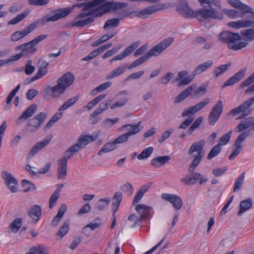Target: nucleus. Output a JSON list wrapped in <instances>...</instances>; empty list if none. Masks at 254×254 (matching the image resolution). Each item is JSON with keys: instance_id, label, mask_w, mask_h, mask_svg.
Returning a JSON list of instances; mask_svg holds the SVG:
<instances>
[{"instance_id": "f257e3e1", "label": "nucleus", "mask_w": 254, "mask_h": 254, "mask_svg": "<svg viewBox=\"0 0 254 254\" xmlns=\"http://www.w3.org/2000/svg\"><path fill=\"white\" fill-rule=\"evenodd\" d=\"M105 0H93L86 2L74 4L70 7L59 8L52 10L50 15H47L42 19L44 23L55 22L64 18L68 15L75 7L81 8V12L76 16V19L81 18L87 15H93L95 17L101 16L106 13L121 9L127 6L125 2H115Z\"/></svg>"}, {"instance_id": "f03ea898", "label": "nucleus", "mask_w": 254, "mask_h": 254, "mask_svg": "<svg viewBox=\"0 0 254 254\" xmlns=\"http://www.w3.org/2000/svg\"><path fill=\"white\" fill-rule=\"evenodd\" d=\"M205 145V141L203 139L193 142L188 151V154L192 155L193 160L190 164L188 171L191 172L182 178L181 182L187 186H193L197 181L199 184L202 185L208 181V179L197 172H193L195 168L199 165L204 155L203 149Z\"/></svg>"}, {"instance_id": "7ed1b4c3", "label": "nucleus", "mask_w": 254, "mask_h": 254, "mask_svg": "<svg viewBox=\"0 0 254 254\" xmlns=\"http://www.w3.org/2000/svg\"><path fill=\"white\" fill-rule=\"evenodd\" d=\"M177 9L178 12L183 16L187 18L195 17L199 22L209 19L221 20L223 18L222 13L215 8H202L193 11L185 0L179 2Z\"/></svg>"}, {"instance_id": "20e7f679", "label": "nucleus", "mask_w": 254, "mask_h": 254, "mask_svg": "<svg viewBox=\"0 0 254 254\" xmlns=\"http://www.w3.org/2000/svg\"><path fill=\"white\" fill-rule=\"evenodd\" d=\"M241 39V36L238 33H232L228 31H224L219 35L220 41L227 43L230 49L237 51L245 48L248 45L246 42H236Z\"/></svg>"}, {"instance_id": "39448f33", "label": "nucleus", "mask_w": 254, "mask_h": 254, "mask_svg": "<svg viewBox=\"0 0 254 254\" xmlns=\"http://www.w3.org/2000/svg\"><path fill=\"white\" fill-rule=\"evenodd\" d=\"M99 135L98 134H93L91 135L81 134L77 139V142L67 149L68 157L73 156L77 153L81 148L85 147L89 143L96 140Z\"/></svg>"}, {"instance_id": "423d86ee", "label": "nucleus", "mask_w": 254, "mask_h": 254, "mask_svg": "<svg viewBox=\"0 0 254 254\" xmlns=\"http://www.w3.org/2000/svg\"><path fill=\"white\" fill-rule=\"evenodd\" d=\"M47 37V35L46 34L39 35L32 41L16 47L15 50L17 51H21V52L23 56H31L37 51L36 48L34 47V46Z\"/></svg>"}, {"instance_id": "0eeeda50", "label": "nucleus", "mask_w": 254, "mask_h": 254, "mask_svg": "<svg viewBox=\"0 0 254 254\" xmlns=\"http://www.w3.org/2000/svg\"><path fill=\"white\" fill-rule=\"evenodd\" d=\"M254 103V97H252L248 100L245 101L240 106L235 108L229 112V115L234 117L239 114L240 116L237 119H242L249 115L253 111L251 108Z\"/></svg>"}, {"instance_id": "6e6552de", "label": "nucleus", "mask_w": 254, "mask_h": 254, "mask_svg": "<svg viewBox=\"0 0 254 254\" xmlns=\"http://www.w3.org/2000/svg\"><path fill=\"white\" fill-rule=\"evenodd\" d=\"M174 41V38L168 37L159 43L154 46L149 50L146 55L150 58L151 57H157L163 51L169 47Z\"/></svg>"}, {"instance_id": "1a4fd4ad", "label": "nucleus", "mask_w": 254, "mask_h": 254, "mask_svg": "<svg viewBox=\"0 0 254 254\" xmlns=\"http://www.w3.org/2000/svg\"><path fill=\"white\" fill-rule=\"evenodd\" d=\"M67 149L64 156L57 161V177L59 180H64L67 176V160L72 156L68 157Z\"/></svg>"}, {"instance_id": "9d476101", "label": "nucleus", "mask_w": 254, "mask_h": 254, "mask_svg": "<svg viewBox=\"0 0 254 254\" xmlns=\"http://www.w3.org/2000/svg\"><path fill=\"white\" fill-rule=\"evenodd\" d=\"M223 109L222 101H218L212 108L208 115V123L213 126L219 119Z\"/></svg>"}, {"instance_id": "9b49d317", "label": "nucleus", "mask_w": 254, "mask_h": 254, "mask_svg": "<svg viewBox=\"0 0 254 254\" xmlns=\"http://www.w3.org/2000/svg\"><path fill=\"white\" fill-rule=\"evenodd\" d=\"M169 7L167 3H157L145 7L138 12L137 15L141 17L146 18L156 12L167 9Z\"/></svg>"}, {"instance_id": "f8f14e48", "label": "nucleus", "mask_w": 254, "mask_h": 254, "mask_svg": "<svg viewBox=\"0 0 254 254\" xmlns=\"http://www.w3.org/2000/svg\"><path fill=\"white\" fill-rule=\"evenodd\" d=\"M252 16L249 19H241L237 21H231L227 23V25L230 27L239 29L249 28L254 26V12L251 13Z\"/></svg>"}, {"instance_id": "ddd939ff", "label": "nucleus", "mask_w": 254, "mask_h": 254, "mask_svg": "<svg viewBox=\"0 0 254 254\" xmlns=\"http://www.w3.org/2000/svg\"><path fill=\"white\" fill-rule=\"evenodd\" d=\"M1 177L4 180L5 184L7 186L10 191L13 193L18 191L17 180L9 173L4 171L1 172Z\"/></svg>"}, {"instance_id": "4468645a", "label": "nucleus", "mask_w": 254, "mask_h": 254, "mask_svg": "<svg viewBox=\"0 0 254 254\" xmlns=\"http://www.w3.org/2000/svg\"><path fill=\"white\" fill-rule=\"evenodd\" d=\"M161 198L170 202L176 210H180L183 206V201L181 198L177 195L164 193L162 194Z\"/></svg>"}, {"instance_id": "2eb2a0df", "label": "nucleus", "mask_w": 254, "mask_h": 254, "mask_svg": "<svg viewBox=\"0 0 254 254\" xmlns=\"http://www.w3.org/2000/svg\"><path fill=\"white\" fill-rule=\"evenodd\" d=\"M210 102V100L209 98H206L201 102L197 103V104L186 109L182 113V116L183 117H186L190 115H192L197 113V112L203 109L205 106L208 104Z\"/></svg>"}, {"instance_id": "dca6fc26", "label": "nucleus", "mask_w": 254, "mask_h": 254, "mask_svg": "<svg viewBox=\"0 0 254 254\" xmlns=\"http://www.w3.org/2000/svg\"><path fill=\"white\" fill-rule=\"evenodd\" d=\"M37 26V23L34 22L30 24L23 30L15 32L11 35V40L14 42L18 41L33 31Z\"/></svg>"}, {"instance_id": "f3484780", "label": "nucleus", "mask_w": 254, "mask_h": 254, "mask_svg": "<svg viewBox=\"0 0 254 254\" xmlns=\"http://www.w3.org/2000/svg\"><path fill=\"white\" fill-rule=\"evenodd\" d=\"M57 84L53 86H48L46 87L44 91L46 95H50L53 98H58L61 95L64 94L65 90L63 88L61 84L57 82Z\"/></svg>"}, {"instance_id": "a211bd4d", "label": "nucleus", "mask_w": 254, "mask_h": 254, "mask_svg": "<svg viewBox=\"0 0 254 254\" xmlns=\"http://www.w3.org/2000/svg\"><path fill=\"white\" fill-rule=\"evenodd\" d=\"M250 128L249 130L254 131V118L248 117L242 121L236 127L235 131L242 132Z\"/></svg>"}, {"instance_id": "6ab92c4d", "label": "nucleus", "mask_w": 254, "mask_h": 254, "mask_svg": "<svg viewBox=\"0 0 254 254\" xmlns=\"http://www.w3.org/2000/svg\"><path fill=\"white\" fill-rule=\"evenodd\" d=\"M247 68H244L240 70L239 72L236 73L232 77L230 78L222 86V88H224L228 86H231L237 82L242 80L246 75Z\"/></svg>"}, {"instance_id": "aec40b11", "label": "nucleus", "mask_w": 254, "mask_h": 254, "mask_svg": "<svg viewBox=\"0 0 254 254\" xmlns=\"http://www.w3.org/2000/svg\"><path fill=\"white\" fill-rule=\"evenodd\" d=\"M52 137V135H51L46 137L43 141L36 143L31 148L28 156L29 157L33 156L35 154L39 152L50 142Z\"/></svg>"}, {"instance_id": "412c9836", "label": "nucleus", "mask_w": 254, "mask_h": 254, "mask_svg": "<svg viewBox=\"0 0 254 254\" xmlns=\"http://www.w3.org/2000/svg\"><path fill=\"white\" fill-rule=\"evenodd\" d=\"M74 76L70 72H66L63 74L57 81L65 90L71 85L74 80Z\"/></svg>"}, {"instance_id": "4be33fe9", "label": "nucleus", "mask_w": 254, "mask_h": 254, "mask_svg": "<svg viewBox=\"0 0 254 254\" xmlns=\"http://www.w3.org/2000/svg\"><path fill=\"white\" fill-rule=\"evenodd\" d=\"M135 209L140 215L137 219L139 222H141L142 219L147 217L149 215L151 207L145 204H140L136 205Z\"/></svg>"}, {"instance_id": "5701e85b", "label": "nucleus", "mask_w": 254, "mask_h": 254, "mask_svg": "<svg viewBox=\"0 0 254 254\" xmlns=\"http://www.w3.org/2000/svg\"><path fill=\"white\" fill-rule=\"evenodd\" d=\"M233 7L239 8L244 13H253V9L249 6L241 2L239 0H226Z\"/></svg>"}, {"instance_id": "b1692460", "label": "nucleus", "mask_w": 254, "mask_h": 254, "mask_svg": "<svg viewBox=\"0 0 254 254\" xmlns=\"http://www.w3.org/2000/svg\"><path fill=\"white\" fill-rule=\"evenodd\" d=\"M37 110V105L35 104H33L29 106L24 111L22 115L18 118L19 121H25L27 119L32 117L33 115L36 112Z\"/></svg>"}, {"instance_id": "393cba45", "label": "nucleus", "mask_w": 254, "mask_h": 254, "mask_svg": "<svg viewBox=\"0 0 254 254\" xmlns=\"http://www.w3.org/2000/svg\"><path fill=\"white\" fill-rule=\"evenodd\" d=\"M42 213V208L38 205H34L28 211L29 216L35 222H37L40 219Z\"/></svg>"}, {"instance_id": "a878e982", "label": "nucleus", "mask_w": 254, "mask_h": 254, "mask_svg": "<svg viewBox=\"0 0 254 254\" xmlns=\"http://www.w3.org/2000/svg\"><path fill=\"white\" fill-rule=\"evenodd\" d=\"M195 87V85L194 84H192L189 87H187L185 90L181 92L175 98L174 102L175 103H179L183 101L192 93V90L194 89Z\"/></svg>"}, {"instance_id": "bb28decb", "label": "nucleus", "mask_w": 254, "mask_h": 254, "mask_svg": "<svg viewBox=\"0 0 254 254\" xmlns=\"http://www.w3.org/2000/svg\"><path fill=\"white\" fill-rule=\"evenodd\" d=\"M171 159L169 155L155 157L151 161V165L155 167H159L168 163Z\"/></svg>"}, {"instance_id": "cd10ccee", "label": "nucleus", "mask_w": 254, "mask_h": 254, "mask_svg": "<svg viewBox=\"0 0 254 254\" xmlns=\"http://www.w3.org/2000/svg\"><path fill=\"white\" fill-rule=\"evenodd\" d=\"M101 225V220L99 218H97L91 221L89 224L84 226L82 229V232L83 234H86L89 228L90 229L91 231H94L99 228Z\"/></svg>"}, {"instance_id": "c85d7f7f", "label": "nucleus", "mask_w": 254, "mask_h": 254, "mask_svg": "<svg viewBox=\"0 0 254 254\" xmlns=\"http://www.w3.org/2000/svg\"><path fill=\"white\" fill-rule=\"evenodd\" d=\"M253 200L251 198H248L242 200L240 204V210L238 212V215L241 216L245 211L249 210L253 205Z\"/></svg>"}, {"instance_id": "c756f323", "label": "nucleus", "mask_w": 254, "mask_h": 254, "mask_svg": "<svg viewBox=\"0 0 254 254\" xmlns=\"http://www.w3.org/2000/svg\"><path fill=\"white\" fill-rule=\"evenodd\" d=\"M38 63L40 64L41 65L38 69V72L34 75L35 78L37 79L41 78L48 72L47 67L49 65L48 63L43 60H40Z\"/></svg>"}, {"instance_id": "7c9ffc66", "label": "nucleus", "mask_w": 254, "mask_h": 254, "mask_svg": "<svg viewBox=\"0 0 254 254\" xmlns=\"http://www.w3.org/2000/svg\"><path fill=\"white\" fill-rule=\"evenodd\" d=\"M67 207L65 204H63L59 208L56 216L53 218L52 224L53 226L56 227L60 221L63 217L64 213L66 211Z\"/></svg>"}, {"instance_id": "2f4dec72", "label": "nucleus", "mask_w": 254, "mask_h": 254, "mask_svg": "<svg viewBox=\"0 0 254 254\" xmlns=\"http://www.w3.org/2000/svg\"><path fill=\"white\" fill-rule=\"evenodd\" d=\"M212 63L213 62L211 60H208L205 63L199 64L193 71L194 75L196 76L202 73L209 68L212 65Z\"/></svg>"}, {"instance_id": "473e14b6", "label": "nucleus", "mask_w": 254, "mask_h": 254, "mask_svg": "<svg viewBox=\"0 0 254 254\" xmlns=\"http://www.w3.org/2000/svg\"><path fill=\"white\" fill-rule=\"evenodd\" d=\"M22 225V219L17 218L14 219L8 226V232L16 233Z\"/></svg>"}, {"instance_id": "72a5a7b5", "label": "nucleus", "mask_w": 254, "mask_h": 254, "mask_svg": "<svg viewBox=\"0 0 254 254\" xmlns=\"http://www.w3.org/2000/svg\"><path fill=\"white\" fill-rule=\"evenodd\" d=\"M126 66L124 65H121L118 66L117 68L111 71L106 77L107 79H111L114 78L123 73L125 71Z\"/></svg>"}, {"instance_id": "f704fd0d", "label": "nucleus", "mask_w": 254, "mask_h": 254, "mask_svg": "<svg viewBox=\"0 0 254 254\" xmlns=\"http://www.w3.org/2000/svg\"><path fill=\"white\" fill-rule=\"evenodd\" d=\"M141 122H139L137 124H127L123 126V127L127 128L128 127H131V129L127 132L128 136L130 137L131 135H134L139 132L142 128L140 127Z\"/></svg>"}, {"instance_id": "c9c22d12", "label": "nucleus", "mask_w": 254, "mask_h": 254, "mask_svg": "<svg viewBox=\"0 0 254 254\" xmlns=\"http://www.w3.org/2000/svg\"><path fill=\"white\" fill-rule=\"evenodd\" d=\"M118 147L117 145L115 143L114 141L113 142H109L105 144L102 148L99 150L98 153L99 155H101L103 153L109 152L112 151Z\"/></svg>"}, {"instance_id": "e433bc0d", "label": "nucleus", "mask_w": 254, "mask_h": 254, "mask_svg": "<svg viewBox=\"0 0 254 254\" xmlns=\"http://www.w3.org/2000/svg\"><path fill=\"white\" fill-rule=\"evenodd\" d=\"M30 13L29 10H25L22 13L16 15L14 18L11 19L8 22V25H15L20 21H22L26 17H27Z\"/></svg>"}, {"instance_id": "4c0bfd02", "label": "nucleus", "mask_w": 254, "mask_h": 254, "mask_svg": "<svg viewBox=\"0 0 254 254\" xmlns=\"http://www.w3.org/2000/svg\"><path fill=\"white\" fill-rule=\"evenodd\" d=\"M79 96H76L65 102L59 109V111H64L73 105L79 99Z\"/></svg>"}, {"instance_id": "58836bf2", "label": "nucleus", "mask_w": 254, "mask_h": 254, "mask_svg": "<svg viewBox=\"0 0 254 254\" xmlns=\"http://www.w3.org/2000/svg\"><path fill=\"white\" fill-rule=\"evenodd\" d=\"M245 177V172H244L236 179L233 188V192H236L241 190L244 183Z\"/></svg>"}, {"instance_id": "ea45409f", "label": "nucleus", "mask_w": 254, "mask_h": 254, "mask_svg": "<svg viewBox=\"0 0 254 254\" xmlns=\"http://www.w3.org/2000/svg\"><path fill=\"white\" fill-rule=\"evenodd\" d=\"M122 199V194L120 192L115 193L113 197L114 201L112 203V209L115 213L118 210V207Z\"/></svg>"}, {"instance_id": "a19ab883", "label": "nucleus", "mask_w": 254, "mask_h": 254, "mask_svg": "<svg viewBox=\"0 0 254 254\" xmlns=\"http://www.w3.org/2000/svg\"><path fill=\"white\" fill-rule=\"evenodd\" d=\"M120 19L114 18L108 20L105 23L103 28L105 30L117 27L119 24Z\"/></svg>"}, {"instance_id": "79ce46f5", "label": "nucleus", "mask_w": 254, "mask_h": 254, "mask_svg": "<svg viewBox=\"0 0 254 254\" xmlns=\"http://www.w3.org/2000/svg\"><path fill=\"white\" fill-rule=\"evenodd\" d=\"M149 58L146 54L144 56L141 57L139 58L136 59L132 63L130 64L128 66L127 68L128 69H131L134 67L138 66L145 62Z\"/></svg>"}, {"instance_id": "37998d69", "label": "nucleus", "mask_w": 254, "mask_h": 254, "mask_svg": "<svg viewBox=\"0 0 254 254\" xmlns=\"http://www.w3.org/2000/svg\"><path fill=\"white\" fill-rule=\"evenodd\" d=\"M69 223L68 221H65L57 232V235L61 239L64 237L69 230Z\"/></svg>"}, {"instance_id": "c03bdc74", "label": "nucleus", "mask_w": 254, "mask_h": 254, "mask_svg": "<svg viewBox=\"0 0 254 254\" xmlns=\"http://www.w3.org/2000/svg\"><path fill=\"white\" fill-rule=\"evenodd\" d=\"M119 121V118L106 119L102 123V127L105 128H110L114 126Z\"/></svg>"}, {"instance_id": "a18cd8bd", "label": "nucleus", "mask_w": 254, "mask_h": 254, "mask_svg": "<svg viewBox=\"0 0 254 254\" xmlns=\"http://www.w3.org/2000/svg\"><path fill=\"white\" fill-rule=\"evenodd\" d=\"M94 20L93 17H88L84 19H81L72 23V26L77 27H82L93 22Z\"/></svg>"}, {"instance_id": "49530a36", "label": "nucleus", "mask_w": 254, "mask_h": 254, "mask_svg": "<svg viewBox=\"0 0 254 254\" xmlns=\"http://www.w3.org/2000/svg\"><path fill=\"white\" fill-rule=\"evenodd\" d=\"M231 65V64L230 63H227V64L220 65L216 67L213 71L215 76L218 77L224 73Z\"/></svg>"}, {"instance_id": "de8ad7c7", "label": "nucleus", "mask_w": 254, "mask_h": 254, "mask_svg": "<svg viewBox=\"0 0 254 254\" xmlns=\"http://www.w3.org/2000/svg\"><path fill=\"white\" fill-rule=\"evenodd\" d=\"M153 148L152 147H148L143 150L137 156L139 160L145 159L148 158L152 153Z\"/></svg>"}, {"instance_id": "09e8293b", "label": "nucleus", "mask_w": 254, "mask_h": 254, "mask_svg": "<svg viewBox=\"0 0 254 254\" xmlns=\"http://www.w3.org/2000/svg\"><path fill=\"white\" fill-rule=\"evenodd\" d=\"M221 147L219 145H215L210 151L207 156L208 160H211L213 158L218 155L221 151Z\"/></svg>"}, {"instance_id": "8fccbe9b", "label": "nucleus", "mask_w": 254, "mask_h": 254, "mask_svg": "<svg viewBox=\"0 0 254 254\" xmlns=\"http://www.w3.org/2000/svg\"><path fill=\"white\" fill-rule=\"evenodd\" d=\"M41 127V125L35 117L29 121L27 125V127L30 128L32 131H35L38 130Z\"/></svg>"}, {"instance_id": "3c124183", "label": "nucleus", "mask_w": 254, "mask_h": 254, "mask_svg": "<svg viewBox=\"0 0 254 254\" xmlns=\"http://www.w3.org/2000/svg\"><path fill=\"white\" fill-rule=\"evenodd\" d=\"M62 116V113H56L46 124L45 126V128H50L53 125L56 123Z\"/></svg>"}, {"instance_id": "603ef678", "label": "nucleus", "mask_w": 254, "mask_h": 254, "mask_svg": "<svg viewBox=\"0 0 254 254\" xmlns=\"http://www.w3.org/2000/svg\"><path fill=\"white\" fill-rule=\"evenodd\" d=\"M232 130H231L227 133L223 135L218 140V143L217 145H219V146L221 147L222 145H225L227 144L230 141L231 133Z\"/></svg>"}, {"instance_id": "864d4df0", "label": "nucleus", "mask_w": 254, "mask_h": 254, "mask_svg": "<svg viewBox=\"0 0 254 254\" xmlns=\"http://www.w3.org/2000/svg\"><path fill=\"white\" fill-rule=\"evenodd\" d=\"M110 201V199L108 197L100 199L97 203V207L98 210H104L107 207Z\"/></svg>"}, {"instance_id": "5fc2aeb1", "label": "nucleus", "mask_w": 254, "mask_h": 254, "mask_svg": "<svg viewBox=\"0 0 254 254\" xmlns=\"http://www.w3.org/2000/svg\"><path fill=\"white\" fill-rule=\"evenodd\" d=\"M241 34L249 41L254 40V28H250L243 30L241 32Z\"/></svg>"}, {"instance_id": "6e6d98bb", "label": "nucleus", "mask_w": 254, "mask_h": 254, "mask_svg": "<svg viewBox=\"0 0 254 254\" xmlns=\"http://www.w3.org/2000/svg\"><path fill=\"white\" fill-rule=\"evenodd\" d=\"M141 43L140 41H136L132 43L131 45L127 46L124 50V52L125 55L127 56L130 53H131L135 49H136L140 45Z\"/></svg>"}, {"instance_id": "4d7b16f0", "label": "nucleus", "mask_w": 254, "mask_h": 254, "mask_svg": "<svg viewBox=\"0 0 254 254\" xmlns=\"http://www.w3.org/2000/svg\"><path fill=\"white\" fill-rule=\"evenodd\" d=\"M202 121L203 117H200L197 118L189 127L188 131V133L189 134H191L192 132L199 126V125L202 122Z\"/></svg>"}, {"instance_id": "13d9d810", "label": "nucleus", "mask_w": 254, "mask_h": 254, "mask_svg": "<svg viewBox=\"0 0 254 254\" xmlns=\"http://www.w3.org/2000/svg\"><path fill=\"white\" fill-rule=\"evenodd\" d=\"M188 117L184 122H183L179 127V129H186L192 123L194 119V116L191 115L188 116Z\"/></svg>"}, {"instance_id": "bf43d9fd", "label": "nucleus", "mask_w": 254, "mask_h": 254, "mask_svg": "<svg viewBox=\"0 0 254 254\" xmlns=\"http://www.w3.org/2000/svg\"><path fill=\"white\" fill-rule=\"evenodd\" d=\"M112 85V82L108 81L103 84H101L97 87L95 88L92 91V94L95 95L98 92H100L106 89L108 87H110Z\"/></svg>"}, {"instance_id": "052dcab7", "label": "nucleus", "mask_w": 254, "mask_h": 254, "mask_svg": "<svg viewBox=\"0 0 254 254\" xmlns=\"http://www.w3.org/2000/svg\"><path fill=\"white\" fill-rule=\"evenodd\" d=\"M250 130H246L242 131L236 138L235 143L239 145H242L243 141L249 135Z\"/></svg>"}, {"instance_id": "680f3d73", "label": "nucleus", "mask_w": 254, "mask_h": 254, "mask_svg": "<svg viewBox=\"0 0 254 254\" xmlns=\"http://www.w3.org/2000/svg\"><path fill=\"white\" fill-rule=\"evenodd\" d=\"M112 102V100H107L105 102L101 103L96 110L100 113L102 114L104 111H106L109 108Z\"/></svg>"}, {"instance_id": "e2e57ef3", "label": "nucleus", "mask_w": 254, "mask_h": 254, "mask_svg": "<svg viewBox=\"0 0 254 254\" xmlns=\"http://www.w3.org/2000/svg\"><path fill=\"white\" fill-rule=\"evenodd\" d=\"M234 146L235 148L233 150L232 153L229 155L228 158L229 160H232L236 156H237L242 150V145H239L234 143Z\"/></svg>"}, {"instance_id": "0e129e2a", "label": "nucleus", "mask_w": 254, "mask_h": 254, "mask_svg": "<svg viewBox=\"0 0 254 254\" xmlns=\"http://www.w3.org/2000/svg\"><path fill=\"white\" fill-rule=\"evenodd\" d=\"M50 0H28V3L30 5L42 6L48 4Z\"/></svg>"}, {"instance_id": "69168bd1", "label": "nucleus", "mask_w": 254, "mask_h": 254, "mask_svg": "<svg viewBox=\"0 0 254 254\" xmlns=\"http://www.w3.org/2000/svg\"><path fill=\"white\" fill-rule=\"evenodd\" d=\"M174 129L172 128H170L168 129L167 130L165 131L162 133L160 137H159L158 139V142L159 143H162L165 140L169 137L171 133L173 132Z\"/></svg>"}, {"instance_id": "338daca9", "label": "nucleus", "mask_w": 254, "mask_h": 254, "mask_svg": "<svg viewBox=\"0 0 254 254\" xmlns=\"http://www.w3.org/2000/svg\"><path fill=\"white\" fill-rule=\"evenodd\" d=\"M128 99L126 96L119 99L116 103L111 106V109H114L117 107H121L124 106L127 102Z\"/></svg>"}, {"instance_id": "774afa93", "label": "nucleus", "mask_w": 254, "mask_h": 254, "mask_svg": "<svg viewBox=\"0 0 254 254\" xmlns=\"http://www.w3.org/2000/svg\"><path fill=\"white\" fill-rule=\"evenodd\" d=\"M101 114L98 111L95 110L89 116V119L92 124L95 125L98 123L101 119V117L98 116Z\"/></svg>"}]
</instances>
